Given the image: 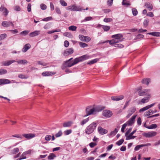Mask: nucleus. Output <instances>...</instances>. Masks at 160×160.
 Wrapping results in <instances>:
<instances>
[{
  "instance_id": "f257e3e1",
  "label": "nucleus",
  "mask_w": 160,
  "mask_h": 160,
  "mask_svg": "<svg viewBox=\"0 0 160 160\" xmlns=\"http://www.w3.org/2000/svg\"><path fill=\"white\" fill-rule=\"evenodd\" d=\"M97 124L95 122H93L87 127L85 130L86 134L89 135L93 133L96 129Z\"/></svg>"
},
{
  "instance_id": "f03ea898",
  "label": "nucleus",
  "mask_w": 160,
  "mask_h": 160,
  "mask_svg": "<svg viewBox=\"0 0 160 160\" xmlns=\"http://www.w3.org/2000/svg\"><path fill=\"white\" fill-rule=\"evenodd\" d=\"M104 108H92L91 106L88 107L86 109V112L87 114L85 115L84 117H86L88 115H90L94 113H95L96 112L101 111Z\"/></svg>"
},
{
  "instance_id": "7ed1b4c3",
  "label": "nucleus",
  "mask_w": 160,
  "mask_h": 160,
  "mask_svg": "<svg viewBox=\"0 0 160 160\" xmlns=\"http://www.w3.org/2000/svg\"><path fill=\"white\" fill-rule=\"evenodd\" d=\"M90 58V57L87 54L83 55L78 58H75L73 60L72 63L73 64V65H74L79 62H82L85 60L88 59Z\"/></svg>"
},
{
  "instance_id": "20e7f679",
  "label": "nucleus",
  "mask_w": 160,
  "mask_h": 160,
  "mask_svg": "<svg viewBox=\"0 0 160 160\" xmlns=\"http://www.w3.org/2000/svg\"><path fill=\"white\" fill-rule=\"evenodd\" d=\"M138 94L139 96L145 95L150 92V90L145 89L142 90L141 87H140L138 89Z\"/></svg>"
},
{
  "instance_id": "39448f33",
  "label": "nucleus",
  "mask_w": 160,
  "mask_h": 160,
  "mask_svg": "<svg viewBox=\"0 0 160 160\" xmlns=\"http://www.w3.org/2000/svg\"><path fill=\"white\" fill-rule=\"evenodd\" d=\"M73 66V64L72 62L68 61V60L64 62L62 66V68L63 70L65 69L67 67H71Z\"/></svg>"
},
{
  "instance_id": "423d86ee",
  "label": "nucleus",
  "mask_w": 160,
  "mask_h": 160,
  "mask_svg": "<svg viewBox=\"0 0 160 160\" xmlns=\"http://www.w3.org/2000/svg\"><path fill=\"white\" fill-rule=\"evenodd\" d=\"M157 134L155 131L149 132L148 133H144L143 134L144 136L147 138H150L155 136Z\"/></svg>"
},
{
  "instance_id": "0eeeda50",
  "label": "nucleus",
  "mask_w": 160,
  "mask_h": 160,
  "mask_svg": "<svg viewBox=\"0 0 160 160\" xmlns=\"http://www.w3.org/2000/svg\"><path fill=\"white\" fill-rule=\"evenodd\" d=\"M74 50L72 48H68L64 50L62 53L63 55L65 56H67L70 55L72 54L73 53Z\"/></svg>"
},
{
  "instance_id": "6e6552de",
  "label": "nucleus",
  "mask_w": 160,
  "mask_h": 160,
  "mask_svg": "<svg viewBox=\"0 0 160 160\" xmlns=\"http://www.w3.org/2000/svg\"><path fill=\"white\" fill-rule=\"evenodd\" d=\"M102 115L107 118H108L112 116V113L110 110H105L103 111Z\"/></svg>"
},
{
  "instance_id": "1a4fd4ad",
  "label": "nucleus",
  "mask_w": 160,
  "mask_h": 160,
  "mask_svg": "<svg viewBox=\"0 0 160 160\" xmlns=\"http://www.w3.org/2000/svg\"><path fill=\"white\" fill-rule=\"evenodd\" d=\"M136 115H133L128 121H127L125 124L127 126H131L134 122L135 119Z\"/></svg>"
},
{
  "instance_id": "9d476101",
  "label": "nucleus",
  "mask_w": 160,
  "mask_h": 160,
  "mask_svg": "<svg viewBox=\"0 0 160 160\" xmlns=\"http://www.w3.org/2000/svg\"><path fill=\"white\" fill-rule=\"evenodd\" d=\"M16 62V61L14 60L4 61L1 62V64L3 66H8Z\"/></svg>"
},
{
  "instance_id": "9b49d317",
  "label": "nucleus",
  "mask_w": 160,
  "mask_h": 160,
  "mask_svg": "<svg viewBox=\"0 0 160 160\" xmlns=\"http://www.w3.org/2000/svg\"><path fill=\"white\" fill-rule=\"evenodd\" d=\"M98 130L99 133L101 135H103L108 132L107 130L102 128L101 126H99L98 127Z\"/></svg>"
},
{
  "instance_id": "f8f14e48",
  "label": "nucleus",
  "mask_w": 160,
  "mask_h": 160,
  "mask_svg": "<svg viewBox=\"0 0 160 160\" xmlns=\"http://www.w3.org/2000/svg\"><path fill=\"white\" fill-rule=\"evenodd\" d=\"M22 136L25 137L26 139H30L35 137V135L34 134L30 133L23 134L22 135Z\"/></svg>"
},
{
  "instance_id": "ddd939ff",
  "label": "nucleus",
  "mask_w": 160,
  "mask_h": 160,
  "mask_svg": "<svg viewBox=\"0 0 160 160\" xmlns=\"http://www.w3.org/2000/svg\"><path fill=\"white\" fill-rule=\"evenodd\" d=\"M136 109L135 107L131 108L128 111V114L127 115L126 117L128 118L133 114L136 111Z\"/></svg>"
},
{
  "instance_id": "4468645a",
  "label": "nucleus",
  "mask_w": 160,
  "mask_h": 160,
  "mask_svg": "<svg viewBox=\"0 0 160 160\" xmlns=\"http://www.w3.org/2000/svg\"><path fill=\"white\" fill-rule=\"evenodd\" d=\"M123 36L122 34L119 33L113 35L112 36L113 38L122 40Z\"/></svg>"
},
{
  "instance_id": "2eb2a0df",
  "label": "nucleus",
  "mask_w": 160,
  "mask_h": 160,
  "mask_svg": "<svg viewBox=\"0 0 160 160\" xmlns=\"http://www.w3.org/2000/svg\"><path fill=\"white\" fill-rule=\"evenodd\" d=\"M2 25L5 27H8L12 25L13 27L14 26L12 22L10 21L8 22L7 21H4L2 22Z\"/></svg>"
},
{
  "instance_id": "dca6fc26",
  "label": "nucleus",
  "mask_w": 160,
  "mask_h": 160,
  "mask_svg": "<svg viewBox=\"0 0 160 160\" xmlns=\"http://www.w3.org/2000/svg\"><path fill=\"white\" fill-rule=\"evenodd\" d=\"M124 98V96L121 95L118 96H112L111 97V99L114 101H118Z\"/></svg>"
},
{
  "instance_id": "f3484780",
  "label": "nucleus",
  "mask_w": 160,
  "mask_h": 160,
  "mask_svg": "<svg viewBox=\"0 0 160 160\" xmlns=\"http://www.w3.org/2000/svg\"><path fill=\"white\" fill-rule=\"evenodd\" d=\"M10 83L11 81L8 79H0V85L9 84Z\"/></svg>"
},
{
  "instance_id": "a211bd4d",
  "label": "nucleus",
  "mask_w": 160,
  "mask_h": 160,
  "mask_svg": "<svg viewBox=\"0 0 160 160\" xmlns=\"http://www.w3.org/2000/svg\"><path fill=\"white\" fill-rule=\"evenodd\" d=\"M40 31H35L30 33L29 36L30 37H34L37 36L40 33Z\"/></svg>"
},
{
  "instance_id": "6ab92c4d",
  "label": "nucleus",
  "mask_w": 160,
  "mask_h": 160,
  "mask_svg": "<svg viewBox=\"0 0 160 160\" xmlns=\"http://www.w3.org/2000/svg\"><path fill=\"white\" fill-rule=\"evenodd\" d=\"M31 47L30 45L29 44H26L22 49V51L23 52H27Z\"/></svg>"
},
{
  "instance_id": "aec40b11",
  "label": "nucleus",
  "mask_w": 160,
  "mask_h": 160,
  "mask_svg": "<svg viewBox=\"0 0 160 160\" xmlns=\"http://www.w3.org/2000/svg\"><path fill=\"white\" fill-rule=\"evenodd\" d=\"M73 122L71 121H69L63 123V127H70L73 124Z\"/></svg>"
},
{
  "instance_id": "412c9836",
  "label": "nucleus",
  "mask_w": 160,
  "mask_h": 160,
  "mask_svg": "<svg viewBox=\"0 0 160 160\" xmlns=\"http://www.w3.org/2000/svg\"><path fill=\"white\" fill-rule=\"evenodd\" d=\"M147 34L156 37L160 36V32H149Z\"/></svg>"
},
{
  "instance_id": "4be33fe9",
  "label": "nucleus",
  "mask_w": 160,
  "mask_h": 160,
  "mask_svg": "<svg viewBox=\"0 0 160 160\" xmlns=\"http://www.w3.org/2000/svg\"><path fill=\"white\" fill-rule=\"evenodd\" d=\"M154 113V111L152 109H149L146 112L144 113V116L145 117L148 116Z\"/></svg>"
},
{
  "instance_id": "5701e85b",
  "label": "nucleus",
  "mask_w": 160,
  "mask_h": 160,
  "mask_svg": "<svg viewBox=\"0 0 160 160\" xmlns=\"http://www.w3.org/2000/svg\"><path fill=\"white\" fill-rule=\"evenodd\" d=\"M73 7V11H81L82 10H85L84 9H82L81 8L79 7H77L75 5H72Z\"/></svg>"
},
{
  "instance_id": "b1692460",
  "label": "nucleus",
  "mask_w": 160,
  "mask_h": 160,
  "mask_svg": "<svg viewBox=\"0 0 160 160\" xmlns=\"http://www.w3.org/2000/svg\"><path fill=\"white\" fill-rule=\"evenodd\" d=\"M16 62L18 64H25L28 63V61L25 59L19 60L16 61Z\"/></svg>"
},
{
  "instance_id": "393cba45",
  "label": "nucleus",
  "mask_w": 160,
  "mask_h": 160,
  "mask_svg": "<svg viewBox=\"0 0 160 160\" xmlns=\"http://www.w3.org/2000/svg\"><path fill=\"white\" fill-rule=\"evenodd\" d=\"M149 100V97H145L142 99L141 102L143 103H145L148 102Z\"/></svg>"
},
{
  "instance_id": "a878e982",
  "label": "nucleus",
  "mask_w": 160,
  "mask_h": 160,
  "mask_svg": "<svg viewBox=\"0 0 160 160\" xmlns=\"http://www.w3.org/2000/svg\"><path fill=\"white\" fill-rule=\"evenodd\" d=\"M98 58H96L88 62L87 64L88 65L92 64L94 63H96L98 61Z\"/></svg>"
},
{
  "instance_id": "bb28decb",
  "label": "nucleus",
  "mask_w": 160,
  "mask_h": 160,
  "mask_svg": "<svg viewBox=\"0 0 160 160\" xmlns=\"http://www.w3.org/2000/svg\"><path fill=\"white\" fill-rule=\"evenodd\" d=\"M132 135H131V134H130L129 135H128L127 136H125L126 137V140H127L134 139L136 137L133 136Z\"/></svg>"
},
{
  "instance_id": "cd10ccee",
  "label": "nucleus",
  "mask_w": 160,
  "mask_h": 160,
  "mask_svg": "<svg viewBox=\"0 0 160 160\" xmlns=\"http://www.w3.org/2000/svg\"><path fill=\"white\" fill-rule=\"evenodd\" d=\"M63 35L66 37H68V38H72L73 37L71 33L68 32H66L63 33Z\"/></svg>"
},
{
  "instance_id": "c85d7f7f",
  "label": "nucleus",
  "mask_w": 160,
  "mask_h": 160,
  "mask_svg": "<svg viewBox=\"0 0 160 160\" xmlns=\"http://www.w3.org/2000/svg\"><path fill=\"white\" fill-rule=\"evenodd\" d=\"M100 25L102 27V28L105 31H107L109 30L110 28V27L109 26H104Z\"/></svg>"
},
{
  "instance_id": "c756f323",
  "label": "nucleus",
  "mask_w": 160,
  "mask_h": 160,
  "mask_svg": "<svg viewBox=\"0 0 160 160\" xmlns=\"http://www.w3.org/2000/svg\"><path fill=\"white\" fill-rule=\"evenodd\" d=\"M150 79L149 78H146L145 79H143L142 81V82L143 83L146 84L147 85H148L149 82H150Z\"/></svg>"
},
{
  "instance_id": "7c9ffc66",
  "label": "nucleus",
  "mask_w": 160,
  "mask_h": 160,
  "mask_svg": "<svg viewBox=\"0 0 160 160\" xmlns=\"http://www.w3.org/2000/svg\"><path fill=\"white\" fill-rule=\"evenodd\" d=\"M157 127V125L156 124H151L148 127H146V128L149 129H152L156 128Z\"/></svg>"
},
{
  "instance_id": "2f4dec72",
  "label": "nucleus",
  "mask_w": 160,
  "mask_h": 160,
  "mask_svg": "<svg viewBox=\"0 0 160 160\" xmlns=\"http://www.w3.org/2000/svg\"><path fill=\"white\" fill-rule=\"evenodd\" d=\"M89 120V119L88 118L83 120L81 122H80V125L82 126H83L84 124L88 122Z\"/></svg>"
},
{
  "instance_id": "473e14b6",
  "label": "nucleus",
  "mask_w": 160,
  "mask_h": 160,
  "mask_svg": "<svg viewBox=\"0 0 160 160\" xmlns=\"http://www.w3.org/2000/svg\"><path fill=\"white\" fill-rule=\"evenodd\" d=\"M7 70L4 69H0V75H3L7 73Z\"/></svg>"
},
{
  "instance_id": "72a5a7b5",
  "label": "nucleus",
  "mask_w": 160,
  "mask_h": 160,
  "mask_svg": "<svg viewBox=\"0 0 160 160\" xmlns=\"http://www.w3.org/2000/svg\"><path fill=\"white\" fill-rule=\"evenodd\" d=\"M56 157V156L53 153H50L48 157V158L49 160L53 159L54 158Z\"/></svg>"
},
{
  "instance_id": "f704fd0d",
  "label": "nucleus",
  "mask_w": 160,
  "mask_h": 160,
  "mask_svg": "<svg viewBox=\"0 0 160 160\" xmlns=\"http://www.w3.org/2000/svg\"><path fill=\"white\" fill-rule=\"evenodd\" d=\"M77 28V27L73 25L71 26L68 27L69 30L72 31H75Z\"/></svg>"
},
{
  "instance_id": "c9c22d12",
  "label": "nucleus",
  "mask_w": 160,
  "mask_h": 160,
  "mask_svg": "<svg viewBox=\"0 0 160 160\" xmlns=\"http://www.w3.org/2000/svg\"><path fill=\"white\" fill-rule=\"evenodd\" d=\"M78 43L80 47L82 48H84L86 47H87L88 46V45L87 44L83 42H79Z\"/></svg>"
},
{
  "instance_id": "e433bc0d",
  "label": "nucleus",
  "mask_w": 160,
  "mask_h": 160,
  "mask_svg": "<svg viewBox=\"0 0 160 160\" xmlns=\"http://www.w3.org/2000/svg\"><path fill=\"white\" fill-rule=\"evenodd\" d=\"M119 129L117 128H116L114 130L112 131L110 133V135H115L116 133L118 132Z\"/></svg>"
},
{
  "instance_id": "4c0bfd02",
  "label": "nucleus",
  "mask_w": 160,
  "mask_h": 160,
  "mask_svg": "<svg viewBox=\"0 0 160 160\" xmlns=\"http://www.w3.org/2000/svg\"><path fill=\"white\" fill-rule=\"evenodd\" d=\"M124 140L123 139H121L116 142V144L118 146L121 145L124 142Z\"/></svg>"
},
{
  "instance_id": "58836bf2",
  "label": "nucleus",
  "mask_w": 160,
  "mask_h": 160,
  "mask_svg": "<svg viewBox=\"0 0 160 160\" xmlns=\"http://www.w3.org/2000/svg\"><path fill=\"white\" fill-rule=\"evenodd\" d=\"M72 132V130L71 129H69L65 131L64 132V134L65 135H67L70 134Z\"/></svg>"
},
{
  "instance_id": "ea45409f",
  "label": "nucleus",
  "mask_w": 160,
  "mask_h": 160,
  "mask_svg": "<svg viewBox=\"0 0 160 160\" xmlns=\"http://www.w3.org/2000/svg\"><path fill=\"white\" fill-rule=\"evenodd\" d=\"M19 151V149L18 148H14L12 150V153L13 154H15Z\"/></svg>"
},
{
  "instance_id": "a19ab883",
  "label": "nucleus",
  "mask_w": 160,
  "mask_h": 160,
  "mask_svg": "<svg viewBox=\"0 0 160 160\" xmlns=\"http://www.w3.org/2000/svg\"><path fill=\"white\" fill-rule=\"evenodd\" d=\"M92 19V18L91 17H86L81 22H83L87 21H88L91 20Z\"/></svg>"
},
{
  "instance_id": "79ce46f5",
  "label": "nucleus",
  "mask_w": 160,
  "mask_h": 160,
  "mask_svg": "<svg viewBox=\"0 0 160 160\" xmlns=\"http://www.w3.org/2000/svg\"><path fill=\"white\" fill-rule=\"evenodd\" d=\"M7 36V35L5 33L2 34L0 35V41L4 39Z\"/></svg>"
},
{
  "instance_id": "37998d69",
  "label": "nucleus",
  "mask_w": 160,
  "mask_h": 160,
  "mask_svg": "<svg viewBox=\"0 0 160 160\" xmlns=\"http://www.w3.org/2000/svg\"><path fill=\"white\" fill-rule=\"evenodd\" d=\"M60 2L62 6H66L67 5V3L64 0H60Z\"/></svg>"
},
{
  "instance_id": "c03bdc74",
  "label": "nucleus",
  "mask_w": 160,
  "mask_h": 160,
  "mask_svg": "<svg viewBox=\"0 0 160 160\" xmlns=\"http://www.w3.org/2000/svg\"><path fill=\"white\" fill-rule=\"evenodd\" d=\"M149 20L148 19H145L143 22V25L145 27H146L148 25Z\"/></svg>"
},
{
  "instance_id": "a18cd8bd",
  "label": "nucleus",
  "mask_w": 160,
  "mask_h": 160,
  "mask_svg": "<svg viewBox=\"0 0 160 160\" xmlns=\"http://www.w3.org/2000/svg\"><path fill=\"white\" fill-rule=\"evenodd\" d=\"M142 147H143L142 144L138 145L135 147L134 150L135 151H137L139 150Z\"/></svg>"
},
{
  "instance_id": "49530a36",
  "label": "nucleus",
  "mask_w": 160,
  "mask_h": 160,
  "mask_svg": "<svg viewBox=\"0 0 160 160\" xmlns=\"http://www.w3.org/2000/svg\"><path fill=\"white\" fill-rule=\"evenodd\" d=\"M52 138V136L50 135H46L45 138V139L46 140L48 141L50 140Z\"/></svg>"
},
{
  "instance_id": "de8ad7c7",
  "label": "nucleus",
  "mask_w": 160,
  "mask_h": 160,
  "mask_svg": "<svg viewBox=\"0 0 160 160\" xmlns=\"http://www.w3.org/2000/svg\"><path fill=\"white\" fill-rule=\"evenodd\" d=\"M18 77L22 79H26L28 78V77L22 74H20L18 75Z\"/></svg>"
},
{
  "instance_id": "09e8293b",
  "label": "nucleus",
  "mask_w": 160,
  "mask_h": 160,
  "mask_svg": "<svg viewBox=\"0 0 160 160\" xmlns=\"http://www.w3.org/2000/svg\"><path fill=\"white\" fill-rule=\"evenodd\" d=\"M148 109H149V108H148V106H147L145 107H144L140 109L139 110V112H144Z\"/></svg>"
},
{
  "instance_id": "8fccbe9b",
  "label": "nucleus",
  "mask_w": 160,
  "mask_h": 160,
  "mask_svg": "<svg viewBox=\"0 0 160 160\" xmlns=\"http://www.w3.org/2000/svg\"><path fill=\"white\" fill-rule=\"evenodd\" d=\"M132 14L134 16H136L137 15L138 12L137 9L135 8H132Z\"/></svg>"
},
{
  "instance_id": "3c124183",
  "label": "nucleus",
  "mask_w": 160,
  "mask_h": 160,
  "mask_svg": "<svg viewBox=\"0 0 160 160\" xmlns=\"http://www.w3.org/2000/svg\"><path fill=\"white\" fill-rule=\"evenodd\" d=\"M85 37L82 35H79V39L82 41H84Z\"/></svg>"
},
{
  "instance_id": "603ef678",
  "label": "nucleus",
  "mask_w": 160,
  "mask_h": 160,
  "mask_svg": "<svg viewBox=\"0 0 160 160\" xmlns=\"http://www.w3.org/2000/svg\"><path fill=\"white\" fill-rule=\"evenodd\" d=\"M146 7L148 9L149 11L152 10L153 8V6L152 5L150 4H147L146 5Z\"/></svg>"
},
{
  "instance_id": "864d4df0",
  "label": "nucleus",
  "mask_w": 160,
  "mask_h": 160,
  "mask_svg": "<svg viewBox=\"0 0 160 160\" xmlns=\"http://www.w3.org/2000/svg\"><path fill=\"white\" fill-rule=\"evenodd\" d=\"M40 8L42 10H44L46 9L47 6L45 4L42 3L40 5Z\"/></svg>"
},
{
  "instance_id": "5fc2aeb1",
  "label": "nucleus",
  "mask_w": 160,
  "mask_h": 160,
  "mask_svg": "<svg viewBox=\"0 0 160 160\" xmlns=\"http://www.w3.org/2000/svg\"><path fill=\"white\" fill-rule=\"evenodd\" d=\"M62 134V132L61 130H60L57 133L55 136L56 137L58 138L60 137Z\"/></svg>"
},
{
  "instance_id": "6e6d98bb",
  "label": "nucleus",
  "mask_w": 160,
  "mask_h": 160,
  "mask_svg": "<svg viewBox=\"0 0 160 160\" xmlns=\"http://www.w3.org/2000/svg\"><path fill=\"white\" fill-rule=\"evenodd\" d=\"M114 47L120 48H122L124 47V46L121 44H116L114 45Z\"/></svg>"
},
{
  "instance_id": "4d7b16f0",
  "label": "nucleus",
  "mask_w": 160,
  "mask_h": 160,
  "mask_svg": "<svg viewBox=\"0 0 160 160\" xmlns=\"http://www.w3.org/2000/svg\"><path fill=\"white\" fill-rule=\"evenodd\" d=\"M112 19L111 18H105L104 19L103 21L106 22H111Z\"/></svg>"
},
{
  "instance_id": "13d9d810",
  "label": "nucleus",
  "mask_w": 160,
  "mask_h": 160,
  "mask_svg": "<svg viewBox=\"0 0 160 160\" xmlns=\"http://www.w3.org/2000/svg\"><path fill=\"white\" fill-rule=\"evenodd\" d=\"M38 64L41 65L43 66H46L47 65V64L42 62V61H38Z\"/></svg>"
},
{
  "instance_id": "bf43d9fd",
  "label": "nucleus",
  "mask_w": 160,
  "mask_h": 160,
  "mask_svg": "<svg viewBox=\"0 0 160 160\" xmlns=\"http://www.w3.org/2000/svg\"><path fill=\"white\" fill-rule=\"evenodd\" d=\"M122 3V4L123 5H127V6H129V5H130V3H129L126 0H123Z\"/></svg>"
},
{
  "instance_id": "052dcab7",
  "label": "nucleus",
  "mask_w": 160,
  "mask_h": 160,
  "mask_svg": "<svg viewBox=\"0 0 160 160\" xmlns=\"http://www.w3.org/2000/svg\"><path fill=\"white\" fill-rule=\"evenodd\" d=\"M107 41H108V42L109 43V44L110 45H113V46H114V45L116 44L115 43L114 39H112L111 40H107Z\"/></svg>"
},
{
  "instance_id": "680f3d73",
  "label": "nucleus",
  "mask_w": 160,
  "mask_h": 160,
  "mask_svg": "<svg viewBox=\"0 0 160 160\" xmlns=\"http://www.w3.org/2000/svg\"><path fill=\"white\" fill-rule=\"evenodd\" d=\"M49 72H45L42 73V75L44 76H49L50 74Z\"/></svg>"
},
{
  "instance_id": "e2e57ef3",
  "label": "nucleus",
  "mask_w": 160,
  "mask_h": 160,
  "mask_svg": "<svg viewBox=\"0 0 160 160\" xmlns=\"http://www.w3.org/2000/svg\"><path fill=\"white\" fill-rule=\"evenodd\" d=\"M55 11L56 12L59 14H61V11L59 8L58 7H56L55 8Z\"/></svg>"
},
{
  "instance_id": "0e129e2a",
  "label": "nucleus",
  "mask_w": 160,
  "mask_h": 160,
  "mask_svg": "<svg viewBox=\"0 0 160 160\" xmlns=\"http://www.w3.org/2000/svg\"><path fill=\"white\" fill-rule=\"evenodd\" d=\"M113 0H108L107 4L109 6H111L112 4Z\"/></svg>"
},
{
  "instance_id": "69168bd1",
  "label": "nucleus",
  "mask_w": 160,
  "mask_h": 160,
  "mask_svg": "<svg viewBox=\"0 0 160 160\" xmlns=\"http://www.w3.org/2000/svg\"><path fill=\"white\" fill-rule=\"evenodd\" d=\"M127 126V125H126L125 123L122 125L121 129L122 132H124L125 129Z\"/></svg>"
},
{
  "instance_id": "338daca9",
  "label": "nucleus",
  "mask_w": 160,
  "mask_h": 160,
  "mask_svg": "<svg viewBox=\"0 0 160 160\" xmlns=\"http://www.w3.org/2000/svg\"><path fill=\"white\" fill-rule=\"evenodd\" d=\"M3 13L5 17L7 16L8 13V11L6 8L5 9V10L3 11Z\"/></svg>"
},
{
  "instance_id": "774afa93",
  "label": "nucleus",
  "mask_w": 160,
  "mask_h": 160,
  "mask_svg": "<svg viewBox=\"0 0 160 160\" xmlns=\"http://www.w3.org/2000/svg\"><path fill=\"white\" fill-rule=\"evenodd\" d=\"M29 31L28 30H25L23 31L22 32H21V34H23L25 35H26L28 34V33L29 32Z\"/></svg>"
}]
</instances>
